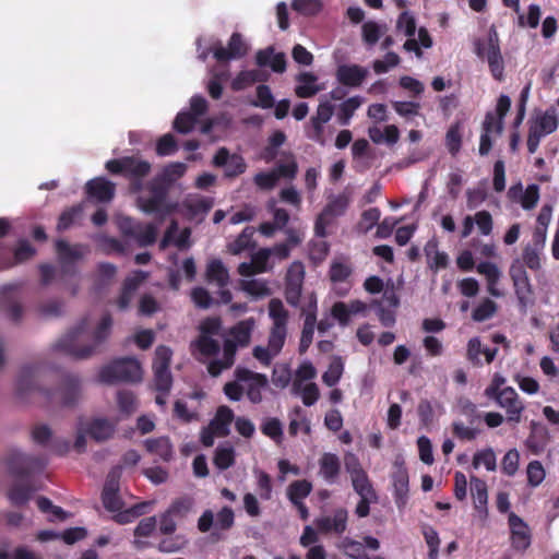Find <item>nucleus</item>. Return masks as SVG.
<instances>
[{
  "label": "nucleus",
  "mask_w": 559,
  "mask_h": 559,
  "mask_svg": "<svg viewBox=\"0 0 559 559\" xmlns=\"http://www.w3.org/2000/svg\"><path fill=\"white\" fill-rule=\"evenodd\" d=\"M428 266L438 272L441 269L447 267L449 257L445 252H441L438 249V243L435 239L429 240L424 248Z\"/></svg>",
  "instance_id": "40"
},
{
  "label": "nucleus",
  "mask_w": 559,
  "mask_h": 559,
  "mask_svg": "<svg viewBox=\"0 0 559 559\" xmlns=\"http://www.w3.org/2000/svg\"><path fill=\"white\" fill-rule=\"evenodd\" d=\"M259 67H270L274 72L282 73L286 70V57L283 52H274L272 47L259 50L255 56Z\"/></svg>",
  "instance_id": "34"
},
{
  "label": "nucleus",
  "mask_w": 559,
  "mask_h": 559,
  "mask_svg": "<svg viewBox=\"0 0 559 559\" xmlns=\"http://www.w3.org/2000/svg\"><path fill=\"white\" fill-rule=\"evenodd\" d=\"M255 234V228L252 226L246 227L242 233L228 245V249L233 254H239L242 251L249 249L253 245V235Z\"/></svg>",
  "instance_id": "51"
},
{
  "label": "nucleus",
  "mask_w": 559,
  "mask_h": 559,
  "mask_svg": "<svg viewBox=\"0 0 559 559\" xmlns=\"http://www.w3.org/2000/svg\"><path fill=\"white\" fill-rule=\"evenodd\" d=\"M333 114L334 106L326 99V96L320 98L316 115L310 118L309 123L306 126V136L321 145H325L324 126L331 120Z\"/></svg>",
  "instance_id": "12"
},
{
  "label": "nucleus",
  "mask_w": 559,
  "mask_h": 559,
  "mask_svg": "<svg viewBox=\"0 0 559 559\" xmlns=\"http://www.w3.org/2000/svg\"><path fill=\"white\" fill-rule=\"evenodd\" d=\"M142 443L147 453L163 461L170 460L173 455V445L167 437L147 438Z\"/></svg>",
  "instance_id": "37"
},
{
  "label": "nucleus",
  "mask_w": 559,
  "mask_h": 559,
  "mask_svg": "<svg viewBox=\"0 0 559 559\" xmlns=\"http://www.w3.org/2000/svg\"><path fill=\"white\" fill-rule=\"evenodd\" d=\"M509 526L511 530L512 546L521 551L528 548L531 545V535L526 523L515 513L511 512L509 514Z\"/></svg>",
  "instance_id": "28"
},
{
  "label": "nucleus",
  "mask_w": 559,
  "mask_h": 559,
  "mask_svg": "<svg viewBox=\"0 0 559 559\" xmlns=\"http://www.w3.org/2000/svg\"><path fill=\"white\" fill-rule=\"evenodd\" d=\"M233 419V411L228 406H219L210 424L218 437H224L229 433V426Z\"/></svg>",
  "instance_id": "42"
},
{
  "label": "nucleus",
  "mask_w": 559,
  "mask_h": 559,
  "mask_svg": "<svg viewBox=\"0 0 559 559\" xmlns=\"http://www.w3.org/2000/svg\"><path fill=\"white\" fill-rule=\"evenodd\" d=\"M86 199L95 203H110L116 194V185L106 177H95L84 187Z\"/></svg>",
  "instance_id": "17"
},
{
  "label": "nucleus",
  "mask_w": 559,
  "mask_h": 559,
  "mask_svg": "<svg viewBox=\"0 0 559 559\" xmlns=\"http://www.w3.org/2000/svg\"><path fill=\"white\" fill-rule=\"evenodd\" d=\"M352 265L345 259H334L331 263L329 275L334 285V290L338 296H345L352 285L349 277L352 275Z\"/></svg>",
  "instance_id": "21"
},
{
  "label": "nucleus",
  "mask_w": 559,
  "mask_h": 559,
  "mask_svg": "<svg viewBox=\"0 0 559 559\" xmlns=\"http://www.w3.org/2000/svg\"><path fill=\"white\" fill-rule=\"evenodd\" d=\"M348 511L344 508L333 510L331 514L316 519L314 525L322 534L341 536L347 528Z\"/></svg>",
  "instance_id": "18"
},
{
  "label": "nucleus",
  "mask_w": 559,
  "mask_h": 559,
  "mask_svg": "<svg viewBox=\"0 0 559 559\" xmlns=\"http://www.w3.org/2000/svg\"><path fill=\"white\" fill-rule=\"evenodd\" d=\"M381 212L378 207H370L364 211L357 224V230L361 234H367L378 224Z\"/></svg>",
  "instance_id": "62"
},
{
  "label": "nucleus",
  "mask_w": 559,
  "mask_h": 559,
  "mask_svg": "<svg viewBox=\"0 0 559 559\" xmlns=\"http://www.w3.org/2000/svg\"><path fill=\"white\" fill-rule=\"evenodd\" d=\"M294 376L286 364H277L273 368L272 382L275 386L284 389L293 383Z\"/></svg>",
  "instance_id": "63"
},
{
  "label": "nucleus",
  "mask_w": 559,
  "mask_h": 559,
  "mask_svg": "<svg viewBox=\"0 0 559 559\" xmlns=\"http://www.w3.org/2000/svg\"><path fill=\"white\" fill-rule=\"evenodd\" d=\"M213 206V200L201 194H188L179 204V212L190 219H201Z\"/></svg>",
  "instance_id": "20"
},
{
  "label": "nucleus",
  "mask_w": 559,
  "mask_h": 559,
  "mask_svg": "<svg viewBox=\"0 0 559 559\" xmlns=\"http://www.w3.org/2000/svg\"><path fill=\"white\" fill-rule=\"evenodd\" d=\"M312 485L307 480H296L289 485L287 495L292 503L302 501L310 495Z\"/></svg>",
  "instance_id": "60"
},
{
  "label": "nucleus",
  "mask_w": 559,
  "mask_h": 559,
  "mask_svg": "<svg viewBox=\"0 0 559 559\" xmlns=\"http://www.w3.org/2000/svg\"><path fill=\"white\" fill-rule=\"evenodd\" d=\"M102 383L135 382L140 380V361L135 358H120L105 366L98 373Z\"/></svg>",
  "instance_id": "8"
},
{
  "label": "nucleus",
  "mask_w": 559,
  "mask_h": 559,
  "mask_svg": "<svg viewBox=\"0 0 559 559\" xmlns=\"http://www.w3.org/2000/svg\"><path fill=\"white\" fill-rule=\"evenodd\" d=\"M417 35V38H415V36L407 37L403 45V49L407 52H414L417 58H421V48H430L432 46V38L425 27H419Z\"/></svg>",
  "instance_id": "38"
},
{
  "label": "nucleus",
  "mask_w": 559,
  "mask_h": 559,
  "mask_svg": "<svg viewBox=\"0 0 559 559\" xmlns=\"http://www.w3.org/2000/svg\"><path fill=\"white\" fill-rule=\"evenodd\" d=\"M111 324V316L109 313L104 314L93 334V344L81 347L79 346V343L87 328V320L83 319L75 329L70 331L55 344V349L76 359L87 358L95 352L96 347H98L108 337Z\"/></svg>",
  "instance_id": "3"
},
{
  "label": "nucleus",
  "mask_w": 559,
  "mask_h": 559,
  "mask_svg": "<svg viewBox=\"0 0 559 559\" xmlns=\"http://www.w3.org/2000/svg\"><path fill=\"white\" fill-rule=\"evenodd\" d=\"M290 392L295 396H299L305 406L314 405L320 399V390L314 382L306 383L305 388H301L298 383H292Z\"/></svg>",
  "instance_id": "44"
},
{
  "label": "nucleus",
  "mask_w": 559,
  "mask_h": 559,
  "mask_svg": "<svg viewBox=\"0 0 559 559\" xmlns=\"http://www.w3.org/2000/svg\"><path fill=\"white\" fill-rule=\"evenodd\" d=\"M248 47L241 35L234 33L229 39L228 47L218 46L214 48L213 53L216 60L227 61L238 59L247 53Z\"/></svg>",
  "instance_id": "29"
},
{
  "label": "nucleus",
  "mask_w": 559,
  "mask_h": 559,
  "mask_svg": "<svg viewBox=\"0 0 559 559\" xmlns=\"http://www.w3.org/2000/svg\"><path fill=\"white\" fill-rule=\"evenodd\" d=\"M206 277L209 283L215 284L218 288L226 287L229 282V273L221 260H212L207 264Z\"/></svg>",
  "instance_id": "41"
},
{
  "label": "nucleus",
  "mask_w": 559,
  "mask_h": 559,
  "mask_svg": "<svg viewBox=\"0 0 559 559\" xmlns=\"http://www.w3.org/2000/svg\"><path fill=\"white\" fill-rule=\"evenodd\" d=\"M317 323V301L309 304V308L305 311L304 328L301 331L299 352L305 353L312 343L314 328Z\"/></svg>",
  "instance_id": "30"
},
{
  "label": "nucleus",
  "mask_w": 559,
  "mask_h": 559,
  "mask_svg": "<svg viewBox=\"0 0 559 559\" xmlns=\"http://www.w3.org/2000/svg\"><path fill=\"white\" fill-rule=\"evenodd\" d=\"M177 229H178L177 223L173 222L166 233L165 238L162 241L163 247H165L166 243L170 240H173L175 246L178 247L179 249H185V248L189 247V239H190V235H191L190 229L185 228L179 233V235L177 237H175L174 234L177 233Z\"/></svg>",
  "instance_id": "54"
},
{
  "label": "nucleus",
  "mask_w": 559,
  "mask_h": 559,
  "mask_svg": "<svg viewBox=\"0 0 559 559\" xmlns=\"http://www.w3.org/2000/svg\"><path fill=\"white\" fill-rule=\"evenodd\" d=\"M361 31L365 44L371 47L386 33L388 26L385 23L368 21L362 24Z\"/></svg>",
  "instance_id": "48"
},
{
  "label": "nucleus",
  "mask_w": 559,
  "mask_h": 559,
  "mask_svg": "<svg viewBox=\"0 0 559 559\" xmlns=\"http://www.w3.org/2000/svg\"><path fill=\"white\" fill-rule=\"evenodd\" d=\"M550 441V432L548 428L539 423H532L531 433L526 440L527 447L535 453L538 454L545 450Z\"/></svg>",
  "instance_id": "36"
},
{
  "label": "nucleus",
  "mask_w": 559,
  "mask_h": 559,
  "mask_svg": "<svg viewBox=\"0 0 559 559\" xmlns=\"http://www.w3.org/2000/svg\"><path fill=\"white\" fill-rule=\"evenodd\" d=\"M559 126L558 112L550 107L545 111L536 112L530 122V130L545 138L554 133Z\"/></svg>",
  "instance_id": "25"
},
{
  "label": "nucleus",
  "mask_w": 559,
  "mask_h": 559,
  "mask_svg": "<svg viewBox=\"0 0 559 559\" xmlns=\"http://www.w3.org/2000/svg\"><path fill=\"white\" fill-rule=\"evenodd\" d=\"M344 371V364L341 357H334L330 362L328 370L322 374V381L328 386H334L338 383Z\"/></svg>",
  "instance_id": "57"
},
{
  "label": "nucleus",
  "mask_w": 559,
  "mask_h": 559,
  "mask_svg": "<svg viewBox=\"0 0 559 559\" xmlns=\"http://www.w3.org/2000/svg\"><path fill=\"white\" fill-rule=\"evenodd\" d=\"M396 32L403 34L405 37H413L417 31V23L415 15L409 11L402 12L395 25Z\"/></svg>",
  "instance_id": "53"
},
{
  "label": "nucleus",
  "mask_w": 559,
  "mask_h": 559,
  "mask_svg": "<svg viewBox=\"0 0 559 559\" xmlns=\"http://www.w3.org/2000/svg\"><path fill=\"white\" fill-rule=\"evenodd\" d=\"M288 432L290 436H296L299 431L305 433L310 432V421L308 420L305 411L300 406L294 407L289 414Z\"/></svg>",
  "instance_id": "45"
},
{
  "label": "nucleus",
  "mask_w": 559,
  "mask_h": 559,
  "mask_svg": "<svg viewBox=\"0 0 559 559\" xmlns=\"http://www.w3.org/2000/svg\"><path fill=\"white\" fill-rule=\"evenodd\" d=\"M188 169L187 164L181 162L169 163L166 165L150 183L151 191L153 192V202H142L143 212H152L158 209L167 195L170 187L186 174Z\"/></svg>",
  "instance_id": "6"
},
{
  "label": "nucleus",
  "mask_w": 559,
  "mask_h": 559,
  "mask_svg": "<svg viewBox=\"0 0 559 559\" xmlns=\"http://www.w3.org/2000/svg\"><path fill=\"white\" fill-rule=\"evenodd\" d=\"M84 212V204L79 203L66 209L59 216L57 223V230L64 231L79 222Z\"/></svg>",
  "instance_id": "46"
},
{
  "label": "nucleus",
  "mask_w": 559,
  "mask_h": 559,
  "mask_svg": "<svg viewBox=\"0 0 559 559\" xmlns=\"http://www.w3.org/2000/svg\"><path fill=\"white\" fill-rule=\"evenodd\" d=\"M117 226L124 237L130 238L140 245V225L134 223L132 218L122 215L118 216Z\"/></svg>",
  "instance_id": "58"
},
{
  "label": "nucleus",
  "mask_w": 559,
  "mask_h": 559,
  "mask_svg": "<svg viewBox=\"0 0 559 559\" xmlns=\"http://www.w3.org/2000/svg\"><path fill=\"white\" fill-rule=\"evenodd\" d=\"M7 466L11 476L17 480H23L28 478L33 472L41 471L45 463L40 457L11 450L7 456ZM33 491L31 484L15 481L10 488L8 497L12 504L20 507L29 500Z\"/></svg>",
  "instance_id": "2"
},
{
  "label": "nucleus",
  "mask_w": 559,
  "mask_h": 559,
  "mask_svg": "<svg viewBox=\"0 0 559 559\" xmlns=\"http://www.w3.org/2000/svg\"><path fill=\"white\" fill-rule=\"evenodd\" d=\"M511 107V99L507 95L498 98L495 111L486 114L481 126L479 140V154L486 156L489 154L493 141L501 135L503 131L504 117Z\"/></svg>",
  "instance_id": "5"
},
{
  "label": "nucleus",
  "mask_w": 559,
  "mask_h": 559,
  "mask_svg": "<svg viewBox=\"0 0 559 559\" xmlns=\"http://www.w3.org/2000/svg\"><path fill=\"white\" fill-rule=\"evenodd\" d=\"M235 462V449L230 444L217 447L214 463L219 469H227Z\"/></svg>",
  "instance_id": "59"
},
{
  "label": "nucleus",
  "mask_w": 559,
  "mask_h": 559,
  "mask_svg": "<svg viewBox=\"0 0 559 559\" xmlns=\"http://www.w3.org/2000/svg\"><path fill=\"white\" fill-rule=\"evenodd\" d=\"M213 164L216 167H224L225 176L227 178L237 177L243 174L247 169V164L242 156L230 154L225 147L217 151L213 158Z\"/></svg>",
  "instance_id": "22"
},
{
  "label": "nucleus",
  "mask_w": 559,
  "mask_h": 559,
  "mask_svg": "<svg viewBox=\"0 0 559 559\" xmlns=\"http://www.w3.org/2000/svg\"><path fill=\"white\" fill-rule=\"evenodd\" d=\"M341 473V461L334 453H324L319 460V475L330 485L335 484Z\"/></svg>",
  "instance_id": "33"
},
{
  "label": "nucleus",
  "mask_w": 559,
  "mask_h": 559,
  "mask_svg": "<svg viewBox=\"0 0 559 559\" xmlns=\"http://www.w3.org/2000/svg\"><path fill=\"white\" fill-rule=\"evenodd\" d=\"M253 326L252 319L241 321L223 337L219 356L207 361V372L212 377H218L224 370L231 368L238 348L249 344Z\"/></svg>",
  "instance_id": "4"
},
{
  "label": "nucleus",
  "mask_w": 559,
  "mask_h": 559,
  "mask_svg": "<svg viewBox=\"0 0 559 559\" xmlns=\"http://www.w3.org/2000/svg\"><path fill=\"white\" fill-rule=\"evenodd\" d=\"M140 287V271H133L132 275L124 280L121 294L118 298L117 305L120 310L128 308L133 294Z\"/></svg>",
  "instance_id": "43"
},
{
  "label": "nucleus",
  "mask_w": 559,
  "mask_h": 559,
  "mask_svg": "<svg viewBox=\"0 0 559 559\" xmlns=\"http://www.w3.org/2000/svg\"><path fill=\"white\" fill-rule=\"evenodd\" d=\"M296 81L295 94L300 98H310L324 88L318 83V76L311 72L299 73Z\"/></svg>",
  "instance_id": "31"
},
{
  "label": "nucleus",
  "mask_w": 559,
  "mask_h": 559,
  "mask_svg": "<svg viewBox=\"0 0 559 559\" xmlns=\"http://www.w3.org/2000/svg\"><path fill=\"white\" fill-rule=\"evenodd\" d=\"M364 97L356 95L342 102L337 106L336 119L341 126H348L355 111L364 104Z\"/></svg>",
  "instance_id": "39"
},
{
  "label": "nucleus",
  "mask_w": 559,
  "mask_h": 559,
  "mask_svg": "<svg viewBox=\"0 0 559 559\" xmlns=\"http://www.w3.org/2000/svg\"><path fill=\"white\" fill-rule=\"evenodd\" d=\"M478 56H486L488 61L490 72L496 80H501L503 78V60L500 52V48H492L491 50H484L478 46L477 47Z\"/></svg>",
  "instance_id": "47"
},
{
  "label": "nucleus",
  "mask_w": 559,
  "mask_h": 559,
  "mask_svg": "<svg viewBox=\"0 0 559 559\" xmlns=\"http://www.w3.org/2000/svg\"><path fill=\"white\" fill-rule=\"evenodd\" d=\"M38 367L24 366L16 380V394L24 397L27 394L38 391L49 401L57 402L61 406H74L81 396V382L74 374H67L62 378L60 386L56 391L44 390L36 384Z\"/></svg>",
  "instance_id": "1"
},
{
  "label": "nucleus",
  "mask_w": 559,
  "mask_h": 559,
  "mask_svg": "<svg viewBox=\"0 0 559 559\" xmlns=\"http://www.w3.org/2000/svg\"><path fill=\"white\" fill-rule=\"evenodd\" d=\"M472 465L475 469L484 466L487 471L493 472L497 468V456L491 448L477 451L473 456Z\"/></svg>",
  "instance_id": "50"
},
{
  "label": "nucleus",
  "mask_w": 559,
  "mask_h": 559,
  "mask_svg": "<svg viewBox=\"0 0 559 559\" xmlns=\"http://www.w3.org/2000/svg\"><path fill=\"white\" fill-rule=\"evenodd\" d=\"M269 316L273 324L267 344L273 352L281 353L287 336L288 312L280 299H271L269 302Z\"/></svg>",
  "instance_id": "9"
},
{
  "label": "nucleus",
  "mask_w": 559,
  "mask_h": 559,
  "mask_svg": "<svg viewBox=\"0 0 559 559\" xmlns=\"http://www.w3.org/2000/svg\"><path fill=\"white\" fill-rule=\"evenodd\" d=\"M235 378L242 383L243 391L252 403H260L262 401V391L267 385L266 376L253 372L247 368L237 367Z\"/></svg>",
  "instance_id": "14"
},
{
  "label": "nucleus",
  "mask_w": 559,
  "mask_h": 559,
  "mask_svg": "<svg viewBox=\"0 0 559 559\" xmlns=\"http://www.w3.org/2000/svg\"><path fill=\"white\" fill-rule=\"evenodd\" d=\"M105 168L111 175H119L130 179V189L132 192L140 191V159L131 157H121L110 159L105 164Z\"/></svg>",
  "instance_id": "13"
},
{
  "label": "nucleus",
  "mask_w": 559,
  "mask_h": 559,
  "mask_svg": "<svg viewBox=\"0 0 559 559\" xmlns=\"http://www.w3.org/2000/svg\"><path fill=\"white\" fill-rule=\"evenodd\" d=\"M241 288L254 298H262L271 295L267 283L263 280L250 278L241 281Z\"/></svg>",
  "instance_id": "56"
},
{
  "label": "nucleus",
  "mask_w": 559,
  "mask_h": 559,
  "mask_svg": "<svg viewBox=\"0 0 559 559\" xmlns=\"http://www.w3.org/2000/svg\"><path fill=\"white\" fill-rule=\"evenodd\" d=\"M305 278V266L300 261H294L286 274V300L292 306H297Z\"/></svg>",
  "instance_id": "19"
},
{
  "label": "nucleus",
  "mask_w": 559,
  "mask_h": 559,
  "mask_svg": "<svg viewBox=\"0 0 559 559\" xmlns=\"http://www.w3.org/2000/svg\"><path fill=\"white\" fill-rule=\"evenodd\" d=\"M264 76L260 70H245L241 71L231 82V87L235 91H241L248 86L261 82Z\"/></svg>",
  "instance_id": "49"
},
{
  "label": "nucleus",
  "mask_w": 559,
  "mask_h": 559,
  "mask_svg": "<svg viewBox=\"0 0 559 559\" xmlns=\"http://www.w3.org/2000/svg\"><path fill=\"white\" fill-rule=\"evenodd\" d=\"M86 251L87 247L81 243L70 245L63 239L56 241L58 261L66 274L75 273V264L83 258Z\"/></svg>",
  "instance_id": "15"
},
{
  "label": "nucleus",
  "mask_w": 559,
  "mask_h": 559,
  "mask_svg": "<svg viewBox=\"0 0 559 559\" xmlns=\"http://www.w3.org/2000/svg\"><path fill=\"white\" fill-rule=\"evenodd\" d=\"M369 75V70L359 64H340L336 69V80L347 87H359Z\"/></svg>",
  "instance_id": "24"
},
{
  "label": "nucleus",
  "mask_w": 559,
  "mask_h": 559,
  "mask_svg": "<svg viewBox=\"0 0 559 559\" xmlns=\"http://www.w3.org/2000/svg\"><path fill=\"white\" fill-rule=\"evenodd\" d=\"M392 483L397 507L406 503L408 492V473L402 459L396 457L393 464Z\"/></svg>",
  "instance_id": "27"
},
{
  "label": "nucleus",
  "mask_w": 559,
  "mask_h": 559,
  "mask_svg": "<svg viewBox=\"0 0 559 559\" xmlns=\"http://www.w3.org/2000/svg\"><path fill=\"white\" fill-rule=\"evenodd\" d=\"M221 328L217 318H209L201 323V334L194 345L202 359H214L219 356L222 344L215 336L219 335Z\"/></svg>",
  "instance_id": "10"
},
{
  "label": "nucleus",
  "mask_w": 559,
  "mask_h": 559,
  "mask_svg": "<svg viewBox=\"0 0 559 559\" xmlns=\"http://www.w3.org/2000/svg\"><path fill=\"white\" fill-rule=\"evenodd\" d=\"M477 226L480 235L489 236L492 233L493 221L492 216L488 211H478L475 215H467L463 219V227L461 231V238H467L474 229V226Z\"/></svg>",
  "instance_id": "23"
},
{
  "label": "nucleus",
  "mask_w": 559,
  "mask_h": 559,
  "mask_svg": "<svg viewBox=\"0 0 559 559\" xmlns=\"http://www.w3.org/2000/svg\"><path fill=\"white\" fill-rule=\"evenodd\" d=\"M114 433V426L107 419H95L88 427V435L96 441L109 439Z\"/></svg>",
  "instance_id": "52"
},
{
  "label": "nucleus",
  "mask_w": 559,
  "mask_h": 559,
  "mask_svg": "<svg viewBox=\"0 0 559 559\" xmlns=\"http://www.w3.org/2000/svg\"><path fill=\"white\" fill-rule=\"evenodd\" d=\"M350 203V198L346 193L334 195L330 199L328 204L324 206V211L333 216L334 218L343 215Z\"/></svg>",
  "instance_id": "55"
},
{
  "label": "nucleus",
  "mask_w": 559,
  "mask_h": 559,
  "mask_svg": "<svg viewBox=\"0 0 559 559\" xmlns=\"http://www.w3.org/2000/svg\"><path fill=\"white\" fill-rule=\"evenodd\" d=\"M497 353V348L484 347L479 337H473L468 341L467 358L476 366L483 365L481 356L485 357V362L490 364L496 358Z\"/></svg>",
  "instance_id": "35"
},
{
  "label": "nucleus",
  "mask_w": 559,
  "mask_h": 559,
  "mask_svg": "<svg viewBox=\"0 0 559 559\" xmlns=\"http://www.w3.org/2000/svg\"><path fill=\"white\" fill-rule=\"evenodd\" d=\"M497 405L506 411L507 420L510 423H520L525 405L516 391L511 386H504L498 395L491 397Z\"/></svg>",
  "instance_id": "16"
},
{
  "label": "nucleus",
  "mask_w": 559,
  "mask_h": 559,
  "mask_svg": "<svg viewBox=\"0 0 559 559\" xmlns=\"http://www.w3.org/2000/svg\"><path fill=\"white\" fill-rule=\"evenodd\" d=\"M471 491H472V497H473L474 507H475L476 511L478 512V514L481 519H486L488 515L487 484L483 479H480L476 476H472L471 477Z\"/></svg>",
  "instance_id": "32"
},
{
  "label": "nucleus",
  "mask_w": 559,
  "mask_h": 559,
  "mask_svg": "<svg viewBox=\"0 0 559 559\" xmlns=\"http://www.w3.org/2000/svg\"><path fill=\"white\" fill-rule=\"evenodd\" d=\"M509 274L513 284L519 308L522 313H526L527 308L533 305V287L528 274L520 259L512 261Z\"/></svg>",
  "instance_id": "11"
},
{
  "label": "nucleus",
  "mask_w": 559,
  "mask_h": 559,
  "mask_svg": "<svg viewBox=\"0 0 559 559\" xmlns=\"http://www.w3.org/2000/svg\"><path fill=\"white\" fill-rule=\"evenodd\" d=\"M261 431L276 443L283 439V425L280 419L274 417L265 418L261 424Z\"/></svg>",
  "instance_id": "61"
},
{
  "label": "nucleus",
  "mask_w": 559,
  "mask_h": 559,
  "mask_svg": "<svg viewBox=\"0 0 559 559\" xmlns=\"http://www.w3.org/2000/svg\"><path fill=\"white\" fill-rule=\"evenodd\" d=\"M543 249L527 245L523 249L521 263L524 267H528L532 271H538L542 267L540 253Z\"/></svg>",
  "instance_id": "64"
},
{
  "label": "nucleus",
  "mask_w": 559,
  "mask_h": 559,
  "mask_svg": "<svg viewBox=\"0 0 559 559\" xmlns=\"http://www.w3.org/2000/svg\"><path fill=\"white\" fill-rule=\"evenodd\" d=\"M171 355L173 353L167 346H158L155 350L153 361V389L157 393L155 396V403L160 407L166 405L167 397L173 385V376L169 370Z\"/></svg>",
  "instance_id": "7"
},
{
  "label": "nucleus",
  "mask_w": 559,
  "mask_h": 559,
  "mask_svg": "<svg viewBox=\"0 0 559 559\" xmlns=\"http://www.w3.org/2000/svg\"><path fill=\"white\" fill-rule=\"evenodd\" d=\"M368 306L361 300H352L348 304L337 301L331 309L332 317L337 320L340 325L346 326L350 321L352 316H365Z\"/></svg>",
  "instance_id": "26"
}]
</instances>
